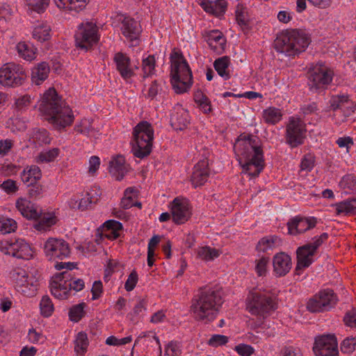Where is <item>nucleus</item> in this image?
Masks as SVG:
<instances>
[{"instance_id":"61","label":"nucleus","mask_w":356,"mask_h":356,"mask_svg":"<svg viewBox=\"0 0 356 356\" xmlns=\"http://www.w3.org/2000/svg\"><path fill=\"white\" fill-rule=\"evenodd\" d=\"M22 239H17L13 242L12 240L7 241L6 246L5 248L6 249V251L5 252L6 254H10L13 256V253L18 251L21 248V245H22V243H20Z\"/></svg>"},{"instance_id":"55","label":"nucleus","mask_w":356,"mask_h":356,"mask_svg":"<svg viewBox=\"0 0 356 356\" xmlns=\"http://www.w3.org/2000/svg\"><path fill=\"white\" fill-rule=\"evenodd\" d=\"M20 243H22V246L20 250L13 253V257L17 259H28L32 255L31 247L24 240H22Z\"/></svg>"},{"instance_id":"53","label":"nucleus","mask_w":356,"mask_h":356,"mask_svg":"<svg viewBox=\"0 0 356 356\" xmlns=\"http://www.w3.org/2000/svg\"><path fill=\"white\" fill-rule=\"evenodd\" d=\"M146 300L145 299H140L134 306L133 312L127 314V317H129L131 321H137L140 313L146 309Z\"/></svg>"},{"instance_id":"41","label":"nucleus","mask_w":356,"mask_h":356,"mask_svg":"<svg viewBox=\"0 0 356 356\" xmlns=\"http://www.w3.org/2000/svg\"><path fill=\"white\" fill-rule=\"evenodd\" d=\"M32 138L34 143L39 146L50 144L51 140L49 132L45 129H34Z\"/></svg>"},{"instance_id":"63","label":"nucleus","mask_w":356,"mask_h":356,"mask_svg":"<svg viewBox=\"0 0 356 356\" xmlns=\"http://www.w3.org/2000/svg\"><path fill=\"white\" fill-rule=\"evenodd\" d=\"M234 350L241 356H251L254 353V348L251 346L244 343L236 346Z\"/></svg>"},{"instance_id":"57","label":"nucleus","mask_w":356,"mask_h":356,"mask_svg":"<svg viewBox=\"0 0 356 356\" xmlns=\"http://www.w3.org/2000/svg\"><path fill=\"white\" fill-rule=\"evenodd\" d=\"M167 356H180L181 354V346L177 341H170L165 349Z\"/></svg>"},{"instance_id":"4","label":"nucleus","mask_w":356,"mask_h":356,"mask_svg":"<svg viewBox=\"0 0 356 356\" xmlns=\"http://www.w3.org/2000/svg\"><path fill=\"white\" fill-rule=\"evenodd\" d=\"M311 39L305 31L291 29L282 31L274 41V48L286 56L294 57L305 51Z\"/></svg>"},{"instance_id":"62","label":"nucleus","mask_w":356,"mask_h":356,"mask_svg":"<svg viewBox=\"0 0 356 356\" xmlns=\"http://www.w3.org/2000/svg\"><path fill=\"white\" fill-rule=\"evenodd\" d=\"M0 187L8 194L15 193L18 190L16 181L13 179H7L4 181Z\"/></svg>"},{"instance_id":"45","label":"nucleus","mask_w":356,"mask_h":356,"mask_svg":"<svg viewBox=\"0 0 356 356\" xmlns=\"http://www.w3.org/2000/svg\"><path fill=\"white\" fill-rule=\"evenodd\" d=\"M331 109L334 111L337 110H343L346 106L348 104L350 101L348 95H341L333 96L330 101Z\"/></svg>"},{"instance_id":"15","label":"nucleus","mask_w":356,"mask_h":356,"mask_svg":"<svg viewBox=\"0 0 356 356\" xmlns=\"http://www.w3.org/2000/svg\"><path fill=\"white\" fill-rule=\"evenodd\" d=\"M313 351L316 356H339L338 343L334 334H325L315 339Z\"/></svg>"},{"instance_id":"36","label":"nucleus","mask_w":356,"mask_h":356,"mask_svg":"<svg viewBox=\"0 0 356 356\" xmlns=\"http://www.w3.org/2000/svg\"><path fill=\"white\" fill-rule=\"evenodd\" d=\"M262 118L266 123L275 124L282 120V113L280 109L270 106L263 111Z\"/></svg>"},{"instance_id":"49","label":"nucleus","mask_w":356,"mask_h":356,"mask_svg":"<svg viewBox=\"0 0 356 356\" xmlns=\"http://www.w3.org/2000/svg\"><path fill=\"white\" fill-rule=\"evenodd\" d=\"M339 186L352 192H356V176L353 174L344 175L339 181Z\"/></svg>"},{"instance_id":"43","label":"nucleus","mask_w":356,"mask_h":356,"mask_svg":"<svg viewBox=\"0 0 356 356\" xmlns=\"http://www.w3.org/2000/svg\"><path fill=\"white\" fill-rule=\"evenodd\" d=\"M17 228V222L13 218L0 216V234H6L15 232Z\"/></svg>"},{"instance_id":"1","label":"nucleus","mask_w":356,"mask_h":356,"mask_svg":"<svg viewBox=\"0 0 356 356\" xmlns=\"http://www.w3.org/2000/svg\"><path fill=\"white\" fill-rule=\"evenodd\" d=\"M234 148L243 170L252 177H258L265 166L259 138L243 133L236 138Z\"/></svg>"},{"instance_id":"29","label":"nucleus","mask_w":356,"mask_h":356,"mask_svg":"<svg viewBox=\"0 0 356 356\" xmlns=\"http://www.w3.org/2000/svg\"><path fill=\"white\" fill-rule=\"evenodd\" d=\"M49 286L51 294L59 300L67 299L70 296L68 284L67 285L65 282H58V280L53 277Z\"/></svg>"},{"instance_id":"7","label":"nucleus","mask_w":356,"mask_h":356,"mask_svg":"<svg viewBox=\"0 0 356 356\" xmlns=\"http://www.w3.org/2000/svg\"><path fill=\"white\" fill-rule=\"evenodd\" d=\"M131 152L134 156L143 159L150 154L154 139V130L147 121L139 122L133 130Z\"/></svg>"},{"instance_id":"10","label":"nucleus","mask_w":356,"mask_h":356,"mask_svg":"<svg viewBox=\"0 0 356 356\" xmlns=\"http://www.w3.org/2000/svg\"><path fill=\"white\" fill-rule=\"evenodd\" d=\"M248 307L252 315L265 318L277 309L275 297L270 291L252 293Z\"/></svg>"},{"instance_id":"60","label":"nucleus","mask_w":356,"mask_h":356,"mask_svg":"<svg viewBox=\"0 0 356 356\" xmlns=\"http://www.w3.org/2000/svg\"><path fill=\"white\" fill-rule=\"evenodd\" d=\"M102 229L105 231H121L123 229L122 224L115 220H106L102 225Z\"/></svg>"},{"instance_id":"16","label":"nucleus","mask_w":356,"mask_h":356,"mask_svg":"<svg viewBox=\"0 0 356 356\" xmlns=\"http://www.w3.org/2000/svg\"><path fill=\"white\" fill-rule=\"evenodd\" d=\"M44 251L49 260L63 259L70 256L68 243L63 239L49 238L44 245Z\"/></svg>"},{"instance_id":"50","label":"nucleus","mask_w":356,"mask_h":356,"mask_svg":"<svg viewBox=\"0 0 356 356\" xmlns=\"http://www.w3.org/2000/svg\"><path fill=\"white\" fill-rule=\"evenodd\" d=\"M60 154V149L57 147L52 148L46 152H42L38 156V161L41 163H49L54 161Z\"/></svg>"},{"instance_id":"54","label":"nucleus","mask_w":356,"mask_h":356,"mask_svg":"<svg viewBox=\"0 0 356 356\" xmlns=\"http://www.w3.org/2000/svg\"><path fill=\"white\" fill-rule=\"evenodd\" d=\"M268 263V257H262L261 259L256 260L255 271L258 276L266 275Z\"/></svg>"},{"instance_id":"38","label":"nucleus","mask_w":356,"mask_h":356,"mask_svg":"<svg viewBox=\"0 0 356 356\" xmlns=\"http://www.w3.org/2000/svg\"><path fill=\"white\" fill-rule=\"evenodd\" d=\"M19 55L27 60H31L35 58V50L33 46L30 43L19 42L16 47Z\"/></svg>"},{"instance_id":"27","label":"nucleus","mask_w":356,"mask_h":356,"mask_svg":"<svg viewBox=\"0 0 356 356\" xmlns=\"http://www.w3.org/2000/svg\"><path fill=\"white\" fill-rule=\"evenodd\" d=\"M236 20L244 33H248L251 29V22L248 14L247 8L238 3L235 11Z\"/></svg>"},{"instance_id":"13","label":"nucleus","mask_w":356,"mask_h":356,"mask_svg":"<svg viewBox=\"0 0 356 356\" xmlns=\"http://www.w3.org/2000/svg\"><path fill=\"white\" fill-rule=\"evenodd\" d=\"M26 78V71L19 64L8 63L0 68V84L3 86H19L22 85Z\"/></svg>"},{"instance_id":"64","label":"nucleus","mask_w":356,"mask_h":356,"mask_svg":"<svg viewBox=\"0 0 356 356\" xmlns=\"http://www.w3.org/2000/svg\"><path fill=\"white\" fill-rule=\"evenodd\" d=\"M103 292V284L100 280L95 281L91 289L92 300L99 299Z\"/></svg>"},{"instance_id":"18","label":"nucleus","mask_w":356,"mask_h":356,"mask_svg":"<svg viewBox=\"0 0 356 356\" xmlns=\"http://www.w3.org/2000/svg\"><path fill=\"white\" fill-rule=\"evenodd\" d=\"M170 211L172 221L177 225L185 223L192 215L189 204L178 197L175 198L172 202Z\"/></svg>"},{"instance_id":"51","label":"nucleus","mask_w":356,"mask_h":356,"mask_svg":"<svg viewBox=\"0 0 356 356\" xmlns=\"http://www.w3.org/2000/svg\"><path fill=\"white\" fill-rule=\"evenodd\" d=\"M26 5L38 13H44L49 6V0H26Z\"/></svg>"},{"instance_id":"59","label":"nucleus","mask_w":356,"mask_h":356,"mask_svg":"<svg viewBox=\"0 0 356 356\" xmlns=\"http://www.w3.org/2000/svg\"><path fill=\"white\" fill-rule=\"evenodd\" d=\"M228 342V337L221 334H213L209 339L208 344L213 347L222 346Z\"/></svg>"},{"instance_id":"3","label":"nucleus","mask_w":356,"mask_h":356,"mask_svg":"<svg viewBox=\"0 0 356 356\" xmlns=\"http://www.w3.org/2000/svg\"><path fill=\"white\" fill-rule=\"evenodd\" d=\"M222 303L220 289L204 286L193 298L191 312L196 321L211 322L216 318Z\"/></svg>"},{"instance_id":"24","label":"nucleus","mask_w":356,"mask_h":356,"mask_svg":"<svg viewBox=\"0 0 356 356\" xmlns=\"http://www.w3.org/2000/svg\"><path fill=\"white\" fill-rule=\"evenodd\" d=\"M200 6L206 13L220 17L225 13L227 3L225 0H202Z\"/></svg>"},{"instance_id":"5","label":"nucleus","mask_w":356,"mask_h":356,"mask_svg":"<svg viewBox=\"0 0 356 356\" xmlns=\"http://www.w3.org/2000/svg\"><path fill=\"white\" fill-rule=\"evenodd\" d=\"M171 83L175 92L182 94L187 92L193 84L192 71L181 51L175 50L170 54Z\"/></svg>"},{"instance_id":"23","label":"nucleus","mask_w":356,"mask_h":356,"mask_svg":"<svg viewBox=\"0 0 356 356\" xmlns=\"http://www.w3.org/2000/svg\"><path fill=\"white\" fill-rule=\"evenodd\" d=\"M190 123L189 114L181 105L175 106L170 114V125L175 130H184Z\"/></svg>"},{"instance_id":"44","label":"nucleus","mask_w":356,"mask_h":356,"mask_svg":"<svg viewBox=\"0 0 356 356\" xmlns=\"http://www.w3.org/2000/svg\"><path fill=\"white\" fill-rule=\"evenodd\" d=\"M10 277L15 282V288L19 292V289H21L26 282V271L22 268H17L10 272Z\"/></svg>"},{"instance_id":"2","label":"nucleus","mask_w":356,"mask_h":356,"mask_svg":"<svg viewBox=\"0 0 356 356\" xmlns=\"http://www.w3.org/2000/svg\"><path fill=\"white\" fill-rule=\"evenodd\" d=\"M40 110L45 119L57 130L70 126L74 120L72 109L60 97L54 88H49L41 98Z\"/></svg>"},{"instance_id":"56","label":"nucleus","mask_w":356,"mask_h":356,"mask_svg":"<svg viewBox=\"0 0 356 356\" xmlns=\"http://www.w3.org/2000/svg\"><path fill=\"white\" fill-rule=\"evenodd\" d=\"M344 324L351 328L356 327V307L348 310L343 318Z\"/></svg>"},{"instance_id":"48","label":"nucleus","mask_w":356,"mask_h":356,"mask_svg":"<svg viewBox=\"0 0 356 356\" xmlns=\"http://www.w3.org/2000/svg\"><path fill=\"white\" fill-rule=\"evenodd\" d=\"M220 253L218 250L211 248L209 246L202 247L197 251V257L205 261L213 260L218 257Z\"/></svg>"},{"instance_id":"46","label":"nucleus","mask_w":356,"mask_h":356,"mask_svg":"<svg viewBox=\"0 0 356 356\" xmlns=\"http://www.w3.org/2000/svg\"><path fill=\"white\" fill-rule=\"evenodd\" d=\"M40 314L44 317H49L54 310V304L49 296H43L40 302Z\"/></svg>"},{"instance_id":"52","label":"nucleus","mask_w":356,"mask_h":356,"mask_svg":"<svg viewBox=\"0 0 356 356\" xmlns=\"http://www.w3.org/2000/svg\"><path fill=\"white\" fill-rule=\"evenodd\" d=\"M343 353L351 354L356 349V337H346L340 346Z\"/></svg>"},{"instance_id":"6","label":"nucleus","mask_w":356,"mask_h":356,"mask_svg":"<svg viewBox=\"0 0 356 356\" xmlns=\"http://www.w3.org/2000/svg\"><path fill=\"white\" fill-rule=\"evenodd\" d=\"M15 204L24 218L34 221L33 227L38 231L45 232L57 222L54 213L43 212L41 208L26 198H19Z\"/></svg>"},{"instance_id":"21","label":"nucleus","mask_w":356,"mask_h":356,"mask_svg":"<svg viewBox=\"0 0 356 356\" xmlns=\"http://www.w3.org/2000/svg\"><path fill=\"white\" fill-rule=\"evenodd\" d=\"M273 272L277 277H284L291 269V257L286 252H278L273 258Z\"/></svg>"},{"instance_id":"47","label":"nucleus","mask_w":356,"mask_h":356,"mask_svg":"<svg viewBox=\"0 0 356 356\" xmlns=\"http://www.w3.org/2000/svg\"><path fill=\"white\" fill-rule=\"evenodd\" d=\"M28 186L27 194L29 197L33 200L42 197L44 189L42 185L38 182L26 183Z\"/></svg>"},{"instance_id":"9","label":"nucleus","mask_w":356,"mask_h":356,"mask_svg":"<svg viewBox=\"0 0 356 356\" xmlns=\"http://www.w3.org/2000/svg\"><path fill=\"white\" fill-rule=\"evenodd\" d=\"M308 86L309 90L319 93L327 88L334 76V71L323 62L312 64L308 70Z\"/></svg>"},{"instance_id":"39","label":"nucleus","mask_w":356,"mask_h":356,"mask_svg":"<svg viewBox=\"0 0 356 356\" xmlns=\"http://www.w3.org/2000/svg\"><path fill=\"white\" fill-rule=\"evenodd\" d=\"M86 307V304L83 302L73 305L68 312L69 319L74 323L80 321L86 314V312L84 310Z\"/></svg>"},{"instance_id":"37","label":"nucleus","mask_w":356,"mask_h":356,"mask_svg":"<svg viewBox=\"0 0 356 356\" xmlns=\"http://www.w3.org/2000/svg\"><path fill=\"white\" fill-rule=\"evenodd\" d=\"M88 339L86 333L80 332L74 340V350L77 356H83L88 346Z\"/></svg>"},{"instance_id":"12","label":"nucleus","mask_w":356,"mask_h":356,"mask_svg":"<svg viewBox=\"0 0 356 356\" xmlns=\"http://www.w3.org/2000/svg\"><path fill=\"white\" fill-rule=\"evenodd\" d=\"M337 302V296L333 290L323 289L309 300L307 309L312 313L323 312L334 307Z\"/></svg>"},{"instance_id":"17","label":"nucleus","mask_w":356,"mask_h":356,"mask_svg":"<svg viewBox=\"0 0 356 356\" xmlns=\"http://www.w3.org/2000/svg\"><path fill=\"white\" fill-rule=\"evenodd\" d=\"M318 222L316 217H305L300 215L289 219L286 223L288 232L296 236L314 228Z\"/></svg>"},{"instance_id":"30","label":"nucleus","mask_w":356,"mask_h":356,"mask_svg":"<svg viewBox=\"0 0 356 356\" xmlns=\"http://www.w3.org/2000/svg\"><path fill=\"white\" fill-rule=\"evenodd\" d=\"M49 71V64L46 62H41L32 70V82L35 85H40L48 77Z\"/></svg>"},{"instance_id":"42","label":"nucleus","mask_w":356,"mask_h":356,"mask_svg":"<svg viewBox=\"0 0 356 356\" xmlns=\"http://www.w3.org/2000/svg\"><path fill=\"white\" fill-rule=\"evenodd\" d=\"M155 66L156 60L154 55H149L147 58L143 59L142 70L144 79L151 76L154 73Z\"/></svg>"},{"instance_id":"26","label":"nucleus","mask_w":356,"mask_h":356,"mask_svg":"<svg viewBox=\"0 0 356 356\" xmlns=\"http://www.w3.org/2000/svg\"><path fill=\"white\" fill-rule=\"evenodd\" d=\"M337 215L356 216V197H349L334 204Z\"/></svg>"},{"instance_id":"31","label":"nucleus","mask_w":356,"mask_h":356,"mask_svg":"<svg viewBox=\"0 0 356 356\" xmlns=\"http://www.w3.org/2000/svg\"><path fill=\"white\" fill-rule=\"evenodd\" d=\"M90 0H54L59 8L74 10L76 13L84 9Z\"/></svg>"},{"instance_id":"40","label":"nucleus","mask_w":356,"mask_h":356,"mask_svg":"<svg viewBox=\"0 0 356 356\" xmlns=\"http://www.w3.org/2000/svg\"><path fill=\"white\" fill-rule=\"evenodd\" d=\"M51 28L47 24H42L35 26L33 31V38L38 41L44 42L51 38Z\"/></svg>"},{"instance_id":"32","label":"nucleus","mask_w":356,"mask_h":356,"mask_svg":"<svg viewBox=\"0 0 356 356\" xmlns=\"http://www.w3.org/2000/svg\"><path fill=\"white\" fill-rule=\"evenodd\" d=\"M42 177V172L40 168L35 165L26 167L21 173V179L22 181L26 183L38 182Z\"/></svg>"},{"instance_id":"8","label":"nucleus","mask_w":356,"mask_h":356,"mask_svg":"<svg viewBox=\"0 0 356 356\" xmlns=\"http://www.w3.org/2000/svg\"><path fill=\"white\" fill-rule=\"evenodd\" d=\"M328 237V234L324 232L320 236H314L313 242L305 243L297 248L295 275H300L304 269L309 267L314 263L313 257L317 253L319 247L327 240Z\"/></svg>"},{"instance_id":"28","label":"nucleus","mask_w":356,"mask_h":356,"mask_svg":"<svg viewBox=\"0 0 356 356\" xmlns=\"http://www.w3.org/2000/svg\"><path fill=\"white\" fill-rule=\"evenodd\" d=\"M40 275L38 273L29 276L28 274L26 276V282L21 289H19V292L27 297H32L36 294L38 290V279Z\"/></svg>"},{"instance_id":"19","label":"nucleus","mask_w":356,"mask_h":356,"mask_svg":"<svg viewBox=\"0 0 356 356\" xmlns=\"http://www.w3.org/2000/svg\"><path fill=\"white\" fill-rule=\"evenodd\" d=\"M113 62L117 71L124 80H128L135 75L134 69L131 67V58L127 54L120 51L115 53Z\"/></svg>"},{"instance_id":"20","label":"nucleus","mask_w":356,"mask_h":356,"mask_svg":"<svg viewBox=\"0 0 356 356\" xmlns=\"http://www.w3.org/2000/svg\"><path fill=\"white\" fill-rule=\"evenodd\" d=\"M122 34L129 40L132 46L138 44V38L140 33L138 22L132 17H124L122 21Z\"/></svg>"},{"instance_id":"14","label":"nucleus","mask_w":356,"mask_h":356,"mask_svg":"<svg viewBox=\"0 0 356 356\" xmlns=\"http://www.w3.org/2000/svg\"><path fill=\"white\" fill-rule=\"evenodd\" d=\"M306 124L299 118L290 117L286 126V143L291 148L302 145L306 138Z\"/></svg>"},{"instance_id":"33","label":"nucleus","mask_w":356,"mask_h":356,"mask_svg":"<svg viewBox=\"0 0 356 356\" xmlns=\"http://www.w3.org/2000/svg\"><path fill=\"white\" fill-rule=\"evenodd\" d=\"M206 41L209 47L216 49V44H218L222 49H225L226 40L223 34L219 30H212L207 33Z\"/></svg>"},{"instance_id":"11","label":"nucleus","mask_w":356,"mask_h":356,"mask_svg":"<svg viewBox=\"0 0 356 356\" xmlns=\"http://www.w3.org/2000/svg\"><path fill=\"white\" fill-rule=\"evenodd\" d=\"M74 38L76 47L86 51L92 49L99 40L97 25L90 22L80 24Z\"/></svg>"},{"instance_id":"58","label":"nucleus","mask_w":356,"mask_h":356,"mask_svg":"<svg viewBox=\"0 0 356 356\" xmlns=\"http://www.w3.org/2000/svg\"><path fill=\"white\" fill-rule=\"evenodd\" d=\"M138 280V277L135 270H132L125 282L124 289L127 291H131L134 289Z\"/></svg>"},{"instance_id":"25","label":"nucleus","mask_w":356,"mask_h":356,"mask_svg":"<svg viewBox=\"0 0 356 356\" xmlns=\"http://www.w3.org/2000/svg\"><path fill=\"white\" fill-rule=\"evenodd\" d=\"M124 163L125 159L122 155L117 156L109 162V172L118 181H121L127 172Z\"/></svg>"},{"instance_id":"35","label":"nucleus","mask_w":356,"mask_h":356,"mask_svg":"<svg viewBox=\"0 0 356 356\" xmlns=\"http://www.w3.org/2000/svg\"><path fill=\"white\" fill-rule=\"evenodd\" d=\"M280 241V238L275 235L263 237L259 241L256 250L259 252H268V250H272Z\"/></svg>"},{"instance_id":"22","label":"nucleus","mask_w":356,"mask_h":356,"mask_svg":"<svg viewBox=\"0 0 356 356\" xmlns=\"http://www.w3.org/2000/svg\"><path fill=\"white\" fill-rule=\"evenodd\" d=\"M209 177L208 159H204L198 161L193 167L191 177L192 184L195 188L204 185Z\"/></svg>"},{"instance_id":"34","label":"nucleus","mask_w":356,"mask_h":356,"mask_svg":"<svg viewBox=\"0 0 356 356\" xmlns=\"http://www.w3.org/2000/svg\"><path fill=\"white\" fill-rule=\"evenodd\" d=\"M230 63L229 57L225 56L217 58L213 63V67L218 75L222 77L225 80L230 79L231 76L227 71V68Z\"/></svg>"}]
</instances>
